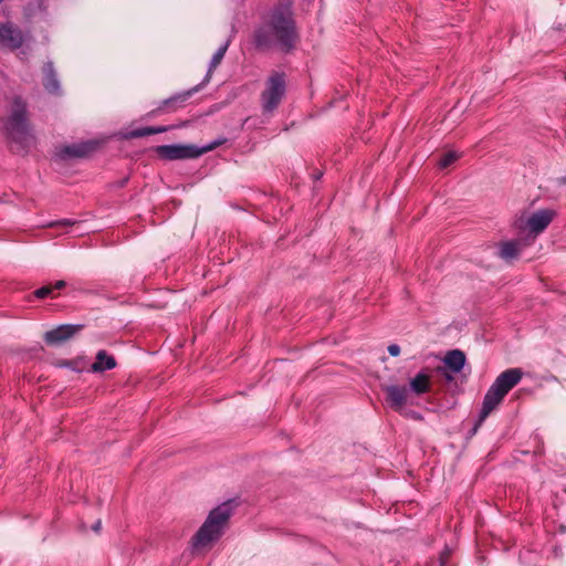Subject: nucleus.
<instances>
[{
	"mask_svg": "<svg viewBox=\"0 0 566 566\" xmlns=\"http://www.w3.org/2000/svg\"><path fill=\"white\" fill-rule=\"evenodd\" d=\"M292 0H279L269 11L264 23L255 31L254 43L260 49L277 46L290 51L297 40Z\"/></svg>",
	"mask_w": 566,
	"mask_h": 566,
	"instance_id": "f257e3e1",
	"label": "nucleus"
},
{
	"mask_svg": "<svg viewBox=\"0 0 566 566\" xmlns=\"http://www.w3.org/2000/svg\"><path fill=\"white\" fill-rule=\"evenodd\" d=\"M231 514V502H224L214 507L192 537L193 551L207 549L217 542L222 536Z\"/></svg>",
	"mask_w": 566,
	"mask_h": 566,
	"instance_id": "f03ea898",
	"label": "nucleus"
},
{
	"mask_svg": "<svg viewBox=\"0 0 566 566\" xmlns=\"http://www.w3.org/2000/svg\"><path fill=\"white\" fill-rule=\"evenodd\" d=\"M523 371L520 368H509L501 373L484 396L482 409L475 422L472 434H474L488 416L502 402L504 397L522 379Z\"/></svg>",
	"mask_w": 566,
	"mask_h": 566,
	"instance_id": "7ed1b4c3",
	"label": "nucleus"
},
{
	"mask_svg": "<svg viewBox=\"0 0 566 566\" xmlns=\"http://www.w3.org/2000/svg\"><path fill=\"white\" fill-rule=\"evenodd\" d=\"M4 128L10 140L17 146V150H24L33 142L27 120V104L21 97H14L11 104Z\"/></svg>",
	"mask_w": 566,
	"mask_h": 566,
	"instance_id": "20e7f679",
	"label": "nucleus"
},
{
	"mask_svg": "<svg viewBox=\"0 0 566 566\" xmlns=\"http://www.w3.org/2000/svg\"><path fill=\"white\" fill-rule=\"evenodd\" d=\"M224 143V138H218L202 147L181 144L161 145L155 148V153L164 160L193 159L216 149Z\"/></svg>",
	"mask_w": 566,
	"mask_h": 566,
	"instance_id": "39448f33",
	"label": "nucleus"
},
{
	"mask_svg": "<svg viewBox=\"0 0 566 566\" xmlns=\"http://www.w3.org/2000/svg\"><path fill=\"white\" fill-rule=\"evenodd\" d=\"M286 91L285 74L273 72L264 83L261 104L264 114H271L279 106Z\"/></svg>",
	"mask_w": 566,
	"mask_h": 566,
	"instance_id": "423d86ee",
	"label": "nucleus"
},
{
	"mask_svg": "<svg viewBox=\"0 0 566 566\" xmlns=\"http://www.w3.org/2000/svg\"><path fill=\"white\" fill-rule=\"evenodd\" d=\"M25 39V34L17 24L10 21H0V48L11 51L19 50L23 46Z\"/></svg>",
	"mask_w": 566,
	"mask_h": 566,
	"instance_id": "0eeeda50",
	"label": "nucleus"
},
{
	"mask_svg": "<svg viewBox=\"0 0 566 566\" xmlns=\"http://www.w3.org/2000/svg\"><path fill=\"white\" fill-rule=\"evenodd\" d=\"M436 371L450 388L454 376L460 374V349L450 350L442 359V364L436 368Z\"/></svg>",
	"mask_w": 566,
	"mask_h": 566,
	"instance_id": "6e6552de",
	"label": "nucleus"
},
{
	"mask_svg": "<svg viewBox=\"0 0 566 566\" xmlns=\"http://www.w3.org/2000/svg\"><path fill=\"white\" fill-rule=\"evenodd\" d=\"M97 143L94 140L78 142L70 145L61 146L55 156L60 160H67L72 158H83L96 149Z\"/></svg>",
	"mask_w": 566,
	"mask_h": 566,
	"instance_id": "1a4fd4ad",
	"label": "nucleus"
},
{
	"mask_svg": "<svg viewBox=\"0 0 566 566\" xmlns=\"http://www.w3.org/2000/svg\"><path fill=\"white\" fill-rule=\"evenodd\" d=\"M384 391L388 406L397 412H402L410 397L408 388L400 385H388L384 387Z\"/></svg>",
	"mask_w": 566,
	"mask_h": 566,
	"instance_id": "9d476101",
	"label": "nucleus"
},
{
	"mask_svg": "<svg viewBox=\"0 0 566 566\" xmlns=\"http://www.w3.org/2000/svg\"><path fill=\"white\" fill-rule=\"evenodd\" d=\"M431 369L429 367L422 368L409 380V394L415 396H422L431 389Z\"/></svg>",
	"mask_w": 566,
	"mask_h": 566,
	"instance_id": "9b49d317",
	"label": "nucleus"
},
{
	"mask_svg": "<svg viewBox=\"0 0 566 566\" xmlns=\"http://www.w3.org/2000/svg\"><path fill=\"white\" fill-rule=\"evenodd\" d=\"M81 328L82 325H60L56 328L48 331L44 335V340L51 345H59L70 339L72 336L78 333Z\"/></svg>",
	"mask_w": 566,
	"mask_h": 566,
	"instance_id": "f8f14e48",
	"label": "nucleus"
},
{
	"mask_svg": "<svg viewBox=\"0 0 566 566\" xmlns=\"http://www.w3.org/2000/svg\"><path fill=\"white\" fill-rule=\"evenodd\" d=\"M555 216V212L549 209H543L534 212L528 219H527V227L531 231V233L536 237L537 234L542 233L548 224L553 221Z\"/></svg>",
	"mask_w": 566,
	"mask_h": 566,
	"instance_id": "ddd939ff",
	"label": "nucleus"
},
{
	"mask_svg": "<svg viewBox=\"0 0 566 566\" xmlns=\"http://www.w3.org/2000/svg\"><path fill=\"white\" fill-rule=\"evenodd\" d=\"M43 86L44 90L51 95H62V87L57 74L54 70L52 62H46L43 65Z\"/></svg>",
	"mask_w": 566,
	"mask_h": 566,
	"instance_id": "4468645a",
	"label": "nucleus"
},
{
	"mask_svg": "<svg viewBox=\"0 0 566 566\" xmlns=\"http://www.w3.org/2000/svg\"><path fill=\"white\" fill-rule=\"evenodd\" d=\"M24 15L29 20L44 21L48 18V1L31 0L24 7Z\"/></svg>",
	"mask_w": 566,
	"mask_h": 566,
	"instance_id": "2eb2a0df",
	"label": "nucleus"
},
{
	"mask_svg": "<svg viewBox=\"0 0 566 566\" xmlns=\"http://www.w3.org/2000/svg\"><path fill=\"white\" fill-rule=\"evenodd\" d=\"M524 244L521 241H505L500 244L499 256L505 261L516 259Z\"/></svg>",
	"mask_w": 566,
	"mask_h": 566,
	"instance_id": "dca6fc26",
	"label": "nucleus"
},
{
	"mask_svg": "<svg viewBox=\"0 0 566 566\" xmlns=\"http://www.w3.org/2000/svg\"><path fill=\"white\" fill-rule=\"evenodd\" d=\"M116 366L115 358L107 355L105 350H99L96 355V359L92 365L94 373H103L105 370L113 369Z\"/></svg>",
	"mask_w": 566,
	"mask_h": 566,
	"instance_id": "f3484780",
	"label": "nucleus"
},
{
	"mask_svg": "<svg viewBox=\"0 0 566 566\" xmlns=\"http://www.w3.org/2000/svg\"><path fill=\"white\" fill-rule=\"evenodd\" d=\"M230 42L231 40L228 39L226 40L221 45L220 48L214 52V54L212 55L211 57V61L209 63V67H208V73L205 77V83L209 82L210 80V76H211V73L213 72L214 69L218 67V65L221 63L222 59L224 57V54L230 45Z\"/></svg>",
	"mask_w": 566,
	"mask_h": 566,
	"instance_id": "a211bd4d",
	"label": "nucleus"
},
{
	"mask_svg": "<svg viewBox=\"0 0 566 566\" xmlns=\"http://www.w3.org/2000/svg\"><path fill=\"white\" fill-rule=\"evenodd\" d=\"M168 127L165 126H157V127H142L137 129H133L126 134V137L128 138H138L144 136H149L154 134H159L167 132Z\"/></svg>",
	"mask_w": 566,
	"mask_h": 566,
	"instance_id": "6ab92c4d",
	"label": "nucleus"
},
{
	"mask_svg": "<svg viewBox=\"0 0 566 566\" xmlns=\"http://www.w3.org/2000/svg\"><path fill=\"white\" fill-rule=\"evenodd\" d=\"M457 158H458L457 151H449L441 158V160L439 163L440 168L443 169V168L449 167L452 163H454L457 160Z\"/></svg>",
	"mask_w": 566,
	"mask_h": 566,
	"instance_id": "aec40b11",
	"label": "nucleus"
},
{
	"mask_svg": "<svg viewBox=\"0 0 566 566\" xmlns=\"http://www.w3.org/2000/svg\"><path fill=\"white\" fill-rule=\"evenodd\" d=\"M52 291H53V287L51 285L42 286L34 292V295L38 298H44V297L49 296L52 293Z\"/></svg>",
	"mask_w": 566,
	"mask_h": 566,
	"instance_id": "412c9836",
	"label": "nucleus"
},
{
	"mask_svg": "<svg viewBox=\"0 0 566 566\" xmlns=\"http://www.w3.org/2000/svg\"><path fill=\"white\" fill-rule=\"evenodd\" d=\"M399 413L402 415L406 418H410V419H415V420H421L422 419V416L419 412H417L415 410L407 409L406 407L403 408V411L399 412Z\"/></svg>",
	"mask_w": 566,
	"mask_h": 566,
	"instance_id": "4be33fe9",
	"label": "nucleus"
},
{
	"mask_svg": "<svg viewBox=\"0 0 566 566\" xmlns=\"http://www.w3.org/2000/svg\"><path fill=\"white\" fill-rule=\"evenodd\" d=\"M465 360H467V359H465V355L462 353V360H461V364H462V379H463L467 375L471 374V368H470V366H468V365H467V361H465Z\"/></svg>",
	"mask_w": 566,
	"mask_h": 566,
	"instance_id": "5701e85b",
	"label": "nucleus"
},
{
	"mask_svg": "<svg viewBox=\"0 0 566 566\" xmlns=\"http://www.w3.org/2000/svg\"><path fill=\"white\" fill-rule=\"evenodd\" d=\"M450 552L444 551L439 559L438 566H448V558H449Z\"/></svg>",
	"mask_w": 566,
	"mask_h": 566,
	"instance_id": "b1692460",
	"label": "nucleus"
},
{
	"mask_svg": "<svg viewBox=\"0 0 566 566\" xmlns=\"http://www.w3.org/2000/svg\"><path fill=\"white\" fill-rule=\"evenodd\" d=\"M388 353L396 357L400 354V347L397 344H391L388 346Z\"/></svg>",
	"mask_w": 566,
	"mask_h": 566,
	"instance_id": "393cba45",
	"label": "nucleus"
},
{
	"mask_svg": "<svg viewBox=\"0 0 566 566\" xmlns=\"http://www.w3.org/2000/svg\"><path fill=\"white\" fill-rule=\"evenodd\" d=\"M60 224L69 226V224H71V221L67 219H64V220L56 221L54 223H50L49 226L52 227V226H60Z\"/></svg>",
	"mask_w": 566,
	"mask_h": 566,
	"instance_id": "a878e982",
	"label": "nucleus"
},
{
	"mask_svg": "<svg viewBox=\"0 0 566 566\" xmlns=\"http://www.w3.org/2000/svg\"><path fill=\"white\" fill-rule=\"evenodd\" d=\"M53 287V290H61L65 286V282L64 281H57L54 285H51Z\"/></svg>",
	"mask_w": 566,
	"mask_h": 566,
	"instance_id": "bb28decb",
	"label": "nucleus"
},
{
	"mask_svg": "<svg viewBox=\"0 0 566 566\" xmlns=\"http://www.w3.org/2000/svg\"><path fill=\"white\" fill-rule=\"evenodd\" d=\"M558 186H565L566 185V176L559 177L556 179Z\"/></svg>",
	"mask_w": 566,
	"mask_h": 566,
	"instance_id": "cd10ccee",
	"label": "nucleus"
},
{
	"mask_svg": "<svg viewBox=\"0 0 566 566\" xmlns=\"http://www.w3.org/2000/svg\"><path fill=\"white\" fill-rule=\"evenodd\" d=\"M99 528H101V521H97V522L94 524L93 530H94L95 532H98V531H99Z\"/></svg>",
	"mask_w": 566,
	"mask_h": 566,
	"instance_id": "c85d7f7f",
	"label": "nucleus"
},
{
	"mask_svg": "<svg viewBox=\"0 0 566 566\" xmlns=\"http://www.w3.org/2000/svg\"><path fill=\"white\" fill-rule=\"evenodd\" d=\"M3 0H0V3L2 2Z\"/></svg>",
	"mask_w": 566,
	"mask_h": 566,
	"instance_id": "c756f323",
	"label": "nucleus"
}]
</instances>
